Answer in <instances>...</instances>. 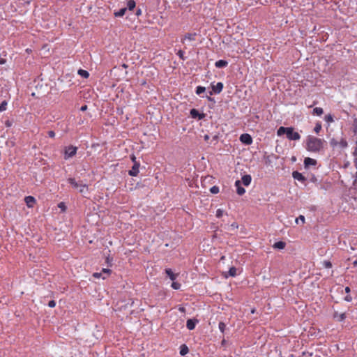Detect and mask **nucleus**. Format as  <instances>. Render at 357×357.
I'll use <instances>...</instances> for the list:
<instances>
[{
  "instance_id": "nucleus-1",
  "label": "nucleus",
  "mask_w": 357,
  "mask_h": 357,
  "mask_svg": "<svg viewBox=\"0 0 357 357\" xmlns=\"http://www.w3.org/2000/svg\"><path fill=\"white\" fill-rule=\"evenodd\" d=\"M325 141L314 136H308L307 138L306 148L311 152H319L324 148Z\"/></svg>"
},
{
  "instance_id": "nucleus-2",
  "label": "nucleus",
  "mask_w": 357,
  "mask_h": 357,
  "mask_svg": "<svg viewBox=\"0 0 357 357\" xmlns=\"http://www.w3.org/2000/svg\"><path fill=\"white\" fill-rule=\"evenodd\" d=\"M286 135L287 137L289 140H298L301 139V135L298 132L294 131V128L292 127H280L277 130V135L281 136Z\"/></svg>"
},
{
  "instance_id": "nucleus-3",
  "label": "nucleus",
  "mask_w": 357,
  "mask_h": 357,
  "mask_svg": "<svg viewBox=\"0 0 357 357\" xmlns=\"http://www.w3.org/2000/svg\"><path fill=\"white\" fill-rule=\"evenodd\" d=\"M68 182L75 189H77L81 194L85 195L89 192L88 185L82 183L77 182L73 178H69Z\"/></svg>"
},
{
  "instance_id": "nucleus-4",
  "label": "nucleus",
  "mask_w": 357,
  "mask_h": 357,
  "mask_svg": "<svg viewBox=\"0 0 357 357\" xmlns=\"http://www.w3.org/2000/svg\"><path fill=\"white\" fill-rule=\"evenodd\" d=\"M77 148L73 146H68L64 149V159L67 160L75 156L77 153Z\"/></svg>"
},
{
  "instance_id": "nucleus-5",
  "label": "nucleus",
  "mask_w": 357,
  "mask_h": 357,
  "mask_svg": "<svg viewBox=\"0 0 357 357\" xmlns=\"http://www.w3.org/2000/svg\"><path fill=\"white\" fill-rule=\"evenodd\" d=\"M197 36V33L194 32V33H186L183 38H181V43H185V42L186 40L188 41H195L196 40V38Z\"/></svg>"
},
{
  "instance_id": "nucleus-6",
  "label": "nucleus",
  "mask_w": 357,
  "mask_h": 357,
  "mask_svg": "<svg viewBox=\"0 0 357 357\" xmlns=\"http://www.w3.org/2000/svg\"><path fill=\"white\" fill-rule=\"evenodd\" d=\"M240 141L246 145H250L252 143V137L248 133L242 134L240 136Z\"/></svg>"
},
{
  "instance_id": "nucleus-7",
  "label": "nucleus",
  "mask_w": 357,
  "mask_h": 357,
  "mask_svg": "<svg viewBox=\"0 0 357 357\" xmlns=\"http://www.w3.org/2000/svg\"><path fill=\"white\" fill-rule=\"evenodd\" d=\"M190 114L193 119H198L201 120L205 117V114L199 113V111L196 109H192L190 112Z\"/></svg>"
},
{
  "instance_id": "nucleus-8",
  "label": "nucleus",
  "mask_w": 357,
  "mask_h": 357,
  "mask_svg": "<svg viewBox=\"0 0 357 357\" xmlns=\"http://www.w3.org/2000/svg\"><path fill=\"white\" fill-rule=\"evenodd\" d=\"M139 166H140L139 162H135L133 164L132 169L128 172L129 175L132 176H136L139 173Z\"/></svg>"
},
{
  "instance_id": "nucleus-9",
  "label": "nucleus",
  "mask_w": 357,
  "mask_h": 357,
  "mask_svg": "<svg viewBox=\"0 0 357 357\" xmlns=\"http://www.w3.org/2000/svg\"><path fill=\"white\" fill-rule=\"evenodd\" d=\"M198 322H199V320L195 318L189 319L187 320L186 327L188 330L192 331L195 329V328Z\"/></svg>"
},
{
  "instance_id": "nucleus-10",
  "label": "nucleus",
  "mask_w": 357,
  "mask_h": 357,
  "mask_svg": "<svg viewBox=\"0 0 357 357\" xmlns=\"http://www.w3.org/2000/svg\"><path fill=\"white\" fill-rule=\"evenodd\" d=\"M292 176L294 179L298 180L301 182H305L306 181L305 177L301 173L297 171L293 172Z\"/></svg>"
},
{
  "instance_id": "nucleus-11",
  "label": "nucleus",
  "mask_w": 357,
  "mask_h": 357,
  "mask_svg": "<svg viewBox=\"0 0 357 357\" xmlns=\"http://www.w3.org/2000/svg\"><path fill=\"white\" fill-rule=\"evenodd\" d=\"M235 186L236 187V192L238 195H243L245 192V190L241 186V182L239 180L236 181Z\"/></svg>"
},
{
  "instance_id": "nucleus-12",
  "label": "nucleus",
  "mask_w": 357,
  "mask_h": 357,
  "mask_svg": "<svg viewBox=\"0 0 357 357\" xmlns=\"http://www.w3.org/2000/svg\"><path fill=\"white\" fill-rule=\"evenodd\" d=\"M24 202L29 208H31L36 203V199L32 196H26L24 198Z\"/></svg>"
},
{
  "instance_id": "nucleus-13",
  "label": "nucleus",
  "mask_w": 357,
  "mask_h": 357,
  "mask_svg": "<svg viewBox=\"0 0 357 357\" xmlns=\"http://www.w3.org/2000/svg\"><path fill=\"white\" fill-rule=\"evenodd\" d=\"M222 89L223 84L222 82H218L215 85H212L213 91L216 94L220 93L222 91Z\"/></svg>"
},
{
  "instance_id": "nucleus-14",
  "label": "nucleus",
  "mask_w": 357,
  "mask_h": 357,
  "mask_svg": "<svg viewBox=\"0 0 357 357\" xmlns=\"http://www.w3.org/2000/svg\"><path fill=\"white\" fill-rule=\"evenodd\" d=\"M345 318V313H338L337 312H335L333 314V319L337 321H343Z\"/></svg>"
},
{
  "instance_id": "nucleus-15",
  "label": "nucleus",
  "mask_w": 357,
  "mask_h": 357,
  "mask_svg": "<svg viewBox=\"0 0 357 357\" xmlns=\"http://www.w3.org/2000/svg\"><path fill=\"white\" fill-rule=\"evenodd\" d=\"M179 354L181 356H184L189 352V349L185 344H183L180 346Z\"/></svg>"
},
{
  "instance_id": "nucleus-16",
  "label": "nucleus",
  "mask_w": 357,
  "mask_h": 357,
  "mask_svg": "<svg viewBox=\"0 0 357 357\" xmlns=\"http://www.w3.org/2000/svg\"><path fill=\"white\" fill-rule=\"evenodd\" d=\"M251 181H252V177L249 174L244 175L242 177V183L245 186L249 185L250 184V183H251Z\"/></svg>"
},
{
  "instance_id": "nucleus-17",
  "label": "nucleus",
  "mask_w": 357,
  "mask_h": 357,
  "mask_svg": "<svg viewBox=\"0 0 357 357\" xmlns=\"http://www.w3.org/2000/svg\"><path fill=\"white\" fill-rule=\"evenodd\" d=\"M317 164V161L314 159L310 158H305L304 160V165L305 167H309L310 165H315Z\"/></svg>"
},
{
  "instance_id": "nucleus-18",
  "label": "nucleus",
  "mask_w": 357,
  "mask_h": 357,
  "mask_svg": "<svg viewBox=\"0 0 357 357\" xmlns=\"http://www.w3.org/2000/svg\"><path fill=\"white\" fill-rule=\"evenodd\" d=\"M228 65V62L225 60H218L215 63V66L218 68H225Z\"/></svg>"
},
{
  "instance_id": "nucleus-19",
  "label": "nucleus",
  "mask_w": 357,
  "mask_h": 357,
  "mask_svg": "<svg viewBox=\"0 0 357 357\" xmlns=\"http://www.w3.org/2000/svg\"><path fill=\"white\" fill-rule=\"evenodd\" d=\"M127 10V8H122L119 11L114 12V15L115 17H123Z\"/></svg>"
},
{
  "instance_id": "nucleus-20",
  "label": "nucleus",
  "mask_w": 357,
  "mask_h": 357,
  "mask_svg": "<svg viewBox=\"0 0 357 357\" xmlns=\"http://www.w3.org/2000/svg\"><path fill=\"white\" fill-rule=\"evenodd\" d=\"M286 243L283 241H278L275 243L273 247L275 249H284L285 248Z\"/></svg>"
},
{
  "instance_id": "nucleus-21",
  "label": "nucleus",
  "mask_w": 357,
  "mask_h": 357,
  "mask_svg": "<svg viewBox=\"0 0 357 357\" xmlns=\"http://www.w3.org/2000/svg\"><path fill=\"white\" fill-rule=\"evenodd\" d=\"M135 6L136 3L134 0H129L127 2V10L128 9L129 10H132L135 8Z\"/></svg>"
},
{
  "instance_id": "nucleus-22",
  "label": "nucleus",
  "mask_w": 357,
  "mask_h": 357,
  "mask_svg": "<svg viewBox=\"0 0 357 357\" xmlns=\"http://www.w3.org/2000/svg\"><path fill=\"white\" fill-rule=\"evenodd\" d=\"M165 272L167 275L169 277L171 280L174 281V280H176V275H175L170 268H167L165 270Z\"/></svg>"
},
{
  "instance_id": "nucleus-23",
  "label": "nucleus",
  "mask_w": 357,
  "mask_h": 357,
  "mask_svg": "<svg viewBox=\"0 0 357 357\" xmlns=\"http://www.w3.org/2000/svg\"><path fill=\"white\" fill-rule=\"evenodd\" d=\"M323 113L324 110L321 107H315L313 109V114L314 115L321 116L323 114Z\"/></svg>"
},
{
  "instance_id": "nucleus-24",
  "label": "nucleus",
  "mask_w": 357,
  "mask_h": 357,
  "mask_svg": "<svg viewBox=\"0 0 357 357\" xmlns=\"http://www.w3.org/2000/svg\"><path fill=\"white\" fill-rule=\"evenodd\" d=\"M78 74L84 78H88L89 77V73L85 70L79 69L78 70Z\"/></svg>"
},
{
  "instance_id": "nucleus-25",
  "label": "nucleus",
  "mask_w": 357,
  "mask_h": 357,
  "mask_svg": "<svg viewBox=\"0 0 357 357\" xmlns=\"http://www.w3.org/2000/svg\"><path fill=\"white\" fill-rule=\"evenodd\" d=\"M229 276L234 277L237 275V269L235 267H231L228 271Z\"/></svg>"
},
{
  "instance_id": "nucleus-26",
  "label": "nucleus",
  "mask_w": 357,
  "mask_h": 357,
  "mask_svg": "<svg viewBox=\"0 0 357 357\" xmlns=\"http://www.w3.org/2000/svg\"><path fill=\"white\" fill-rule=\"evenodd\" d=\"M218 328L222 333H224L226 330V324L222 321L219 322Z\"/></svg>"
},
{
  "instance_id": "nucleus-27",
  "label": "nucleus",
  "mask_w": 357,
  "mask_h": 357,
  "mask_svg": "<svg viewBox=\"0 0 357 357\" xmlns=\"http://www.w3.org/2000/svg\"><path fill=\"white\" fill-rule=\"evenodd\" d=\"M206 89L205 87L204 86H198L197 88H196V93L197 95H200L202 94V93H204Z\"/></svg>"
},
{
  "instance_id": "nucleus-28",
  "label": "nucleus",
  "mask_w": 357,
  "mask_h": 357,
  "mask_svg": "<svg viewBox=\"0 0 357 357\" xmlns=\"http://www.w3.org/2000/svg\"><path fill=\"white\" fill-rule=\"evenodd\" d=\"M133 304H134V301H133V299H132V298H129V300H128V303H126L125 305H121V307L127 308L128 305H129V306H130V307H132V306L133 305Z\"/></svg>"
},
{
  "instance_id": "nucleus-29",
  "label": "nucleus",
  "mask_w": 357,
  "mask_h": 357,
  "mask_svg": "<svg viewBox=\"0 0 357 357\" xmlns=\"http://www.w3.org/2000/svg\"><path fill=\"white\" fill-rule=\"evenodd\" d=\"M7 102L6 100L0 102V112H3L6 109Z\"/></svg>"
},
{
  "instance_id": "nucleus-30",
  "label": "nucleus",
  "mask_w": 357,
  "mask_h": 357,
  "mask_svg": "<svg viewBox=\"0 0 357 357\" xmlns=\"http://www.w3.org/2000/svg\"><path fill=\"white\" fill-rule=\"evenodd\" d=\"M299 221H301L302 224L305 223V217L303 215H300L298 218L296 219V222L297 224L299 223Z\"/></svg>"
},
{
  "instance_id": "nucleus-31",
  "label": "nucleus",
  "mask_w": 357,
  "mask_h": 357,
  "mask_svg": "<svg viewBox=\"0 0 357 357\" xmlns=\"http://www.w3.org/2000/svg\"><path fill=\"white\" fill-rule=\"evenodd\" d=\"M223 213H224V211L221 208H218L217 211H216V217L220 218H221L222 215H223Z\"/></svg>"
},
{
  "instance_id": "nucleus-32",
  "label": "nucleus",
  "mask_w": 357,
  "mask_h": 357,
  "mask_svg": "<svg viewBox=\"0 0 357 357\" xmlns=\"http://www.w3.org/2000/svg\"><path fill=\"white\" fill-rule=\"evenodd\" d=\"M177 55L179 56L181 59L184 61L185 59V56H184V52L183 50H178L177 52Z\"/></svg>"
},
{
  "instance_id": "nucleus-33",
  "label": "nucleus",
  "mask_w": 357,
  "mask_h": 357,
  "mask_svg": "<svg viewBox=\"0 0 357 357\" xmlns=\"http://www.w3.org/2000/svg\"><path fill=\"white\" fill-rule=\"evenodd\" d=\"M210 192L213 194H217L219 192V188L218 186H213L211 188Z\"/></svg>"
},
{
  "instance_id": "nucleus-34",
  "label": "nucleus",
  "mask_w": 357,
  "mask_h": 357,
  "mask_svg": "<svg viewBox=\"0 0 357 357\" xmlns=\"http://www.w3.org/2000/svg\"><path fill=\"white\" fill-rule=\"evenodd\" d=\"M323 265L326 268H331L332 267V264L329 261H324L323 262Z\"/></svg>"
},
{
  "instance_id": "nucleus-35",
  "label": "nucleus",
  "mask_w": 357,
  "mask_h": 357,
  "mask_svg": "<svg viewBox=\"0 0 357 357\" xmlns=\"http://www.w3.org/2000/svg\"><path fill=\"white\" fill-rule=\"evenodd\" d=\"M321 123H317L314 128V130L316 133H319V131L321 130Z\"/></svg>"
},
{
  "instance_id": "nucleus-36",
  "label": "nucleus",
  "mask_w": 357,
  "mask_h": 357,
  "mask_svg": "<svg viewBox=\"0 0 357 357\" xmlns=\"http://www.w3.org/2000/svg\"><path fill=\"white\" fill-rule=\"evenodd\" d=\"M102 272H100V273H94L93 274V277L95 278H102L103 279H105V277L104 276H102Z\"/></svg>"
},
{
  "instance_id": "nucleus-37",
  "label": "nucleus",
  "mask_w": 357,
  "mask_h": 357,
  "mask_svg": "<svg viewBox=\"0 0 357 357\" xmlns=\"http://www.w3.org/2000/svg\"><path fill=\"white\" fill-rule=\"evenodd\" d=\"M353 128L355 134H357V119H355L353 122Z\"/></svg>"
},
{
  "instance_id": "nucleus-38",
  "label": "nucleus",
  "mask_w": 357,
  "mask_h": 357,
  "mask_svg": "<svg viewBox=\"0 0 357 357\" xmlns=\"http://www.w3.org/2000/svg\"><path fill=\"white\" fill-rule=\"evenodd\" d=\"M181 284L178 282H173L172 284V287L174 289H178L180 288Z\"/></svg>"
},
{
  "instance_id": "nucleus-39",
  "label": "nucleus",
  "mask_w": 357,
  "mask_h": 357,
  "mask_svg": "<svg viewBox=\"0 0 357 357\" xmlns=\"http://www.w3.org/2000/svg\"><path fill=\"white\" fill-rule=\"evenodd\" d=\"M58 207L59 208H61L63 211H65L66 209V205L63 202H60L59 204H58Z\"/></svg>"
},
{
  "instance_id": "nucleus-40",
  "label": "nucleus",
  "mask_w": 357,
  "mask_h": 357,
  "mask_svg": "<svg viewBox=\"0 0 357 357\" xmlns=\"http://www.w3.org/2000/svg\"><path fill=\"white\" fill-rule=\"evenodd\" d=\"M340 145L342 147V148H345L347 146V142L346 140L344 139H342L340 142Z\"/></svg>"
},
{
  "instance_id": "nucleus-41",
  "label": "nucleus",
  "mask_w": 357,
  "mask_h": 357,
  "mask_svg": "<svg viewBox=\"0 0 357 357\" xmlns=\"http://www.w3.org/2000/svg\"><path fill=\"white\" fill-rule=\"evenodd\" d=\"M344 299L347 302H351L352 301V296L349 294H347L344 296Z\"/></svg>"
},
{
  "instance_id": "nucleus-42",
  "label": "nucleus",
  "mask_w": 357,
  "mask_h": 357,
  "mask_svg": "<svg viewBox=\"0 0 357 357\" xmlns=\"http://www.w3.org/2000/svg\"><path fill=\"white\" fill-rule=\"evenodd\" d=\"M101 272H102V274L106 273L107 275H109L111 273L112 271L109 268H102Z\"/></svg>"
},
{
  "instance_id": "nucleus-43",
  "label": "nucleus",
  "mask_w": 357,
  "mask_h": 357,
  "mask_svg": "<svg viewBox=\"0 0 357 357\" xmlns=\"http://www.w3.org/2000/svg\"><path fill=\"white\" fill-rule=\"evenodd\" d=\"M325 119H326V121H328V122H332V121H333V119L332 116H331V115H330V114H329V115L326 116H325Z\"/></svg>"
},
{
  "instance_id": "nucleus-44",
  "label": "nucleus",
  "mask_w": 357,
  "mask_h": 357,
  "mask_svg": "<svg viewBox=\"0 0 357 357\" xmlns=\"http://www.w3.org/2000/svg\"><path fill=\"white\" fill-rule=\"evenodd\" d=\"M56 305V302L54 300L50 301L48 303V306L50 307H54Z\"/></svg>"
},
{
  "instance_id": "nucleus-45",
  "label": "nucleus",
  "mask_w": 357,
  "mask_h": 357,
  "mask_svg": "<svg viewBox=\"0 0 357 357\" xmlns=\"http://www.w3.org/2000/svg\"><path fill=\"white\" fill-rule=\"evenodd\" d=\"M48 136L51 138H53L55 137V132L53 130H50L48 132Z\"/></svg>"
},
{
  "instance_id": "nucleus-46",
  "label": "nucleus",
  "mask_w": 357,
  "mask_h": 357,
  "mask_svg": "<svg viewBox=\"0 0 357 357\" xmlns=\"http://www.w3.org/2000/svg\"><path fill=\"white\" fill-rule=\"evenodd\" d=\"M178 310L181 312H185V308L183 306H180L178 307Z\"/></svg>"
},
{
  "instance_id": "nucleus-47",
  "label": "nucleus",
  "mask_w": 357,
  "mask_h": 357,
  "mask_svg": "<svg viewBox=\"0 0 357 357\" xmlns=\"http://www.w3.org/2000/svg\"><path fill=\"white\" fill-rule=\"evenodd\" d=\"M86 109H87V106L86 105H83V106L81 107L80 109H81V111H85V110H86Z\"/></svg>"
},
{
  "instance_id": "nucleus-48",
  "label": "nucleus",
  "mask_w": 357,
  "mask_h": 357,
  "mask_svg": "<svg viewBox=\"0 0 357 357\" xmlns=\"http://www.w3.org/2000/svg\"><path fill=\"white\" fill-rule=\"evenodd\" d=\"M331 144L332 146H336V145H337V142H335V140H334V139H333V140L331 142Z\"/></svg>"
},
{
  "instance_id": "nucleus-49",
  "label": "nucleus",
  "mask_w": 357,
  "mask_h": 357,
  "mask_svg": "<svg viewBox=\"0 0 357 357\" xmlns=\"http://www.w3.org/2000/svg\"><path fill=\"white\" fill-rule=\"evenodd\" d=\"M131 159H132V162H133L134 163H135V162H137V161H136V157H135V155H132Z\"/></svg>"
},
{
  "instance_id": "nucleus-50",
  "label": "nucleus",
  "mask_w": 357,
  "mask_h": 357,
  "mask_svg": "<svg viewBox=\"0 0 357 357\" xmlns=\"http://www.w3.org/2000/svg\"><path fill=\"white\" fill-rule=\"evenodd\" d=\"M6 62V60L3 59H0V64H4Z\"/></svg>"
},
{
  "instance_id": "nucleus-51",
  "label": "nucleus",
  "mask_w": 357,
  "mask_h": 357,
  "mask_svg": "<svg viewBox=\"0 0 357 357\" xmlns=\"http://www.w3.org/2000/svg\"><path fill=\"white\" fill-rule=\"evenodd\" d=\"M204 138V140L208 141L209 139V136L208 135H205Z\"/></svg>"
},
{
  "instance_id": "nucleus-52",
  "label": "nucleus",
  "mask_w": 357,
  "mask_h": 357,
  "mask_svg": "<svg viewBox=\"0 0 357 357\" xmlns=\"http://www.w3.org/2000/svg\"><path fill=\"white\" fill-rule=\"evenodd\" d=\"M141 13H142L141 10H140V9H138V10H137V13H136V15H141Z\"/></svg>"
},
{
  "instance_id": "nucleus-53",
  "label": "nucleus",
  "mask_w": 357,
  "mask_h": 357,
  "mask_svg": "<svg viewBox=\"0 0 357 357\" xmlns=\"http://www.w3.org/2000/svg\"><path fill=\"white\" fill-rule=\"evenodd\" d=\"M226 341L225 339L222 340V345H224L225 344Z\"/></svg>"
},
{
  "instance_id": "nucleus-54",
  "label": "nucleus",
  "mask_w": 357,
  "mask_h": 357,
  "mask_svg": "<svg viewBox=\"0 0 357 357\" xmlns=\"http://www.w3.org/2000/svg\"><path fill=\"white\" fill-rule=\"evenodd\" d=\"M256 310L254 308L251 310V313L252 314H254Z\"/></svg>"
},
{
  "instance_id": "nucleus-55",
  "label": "nucleus",
  "mask_w": 357,
  "mask_h": 357,
  "mask_svg": "<svg viewBox=\"0 0 357 357\" xmlns=\"http://www.w3.org/2000/svg\"><path fill=\"white\" fill-rule=\"evenodd\" d=\"M344 290L348 291L350 290V289L348 287H347Z\"/></svg>"
},
{
  "instance_id": "nucleus-56",
  "label": "nucleus",
  "mask_w": 357,
  "mask_h": 357,
  "mask_svg": "<svg viewBox=\"0 0 357 357\" xmlns=\"http://www.w3.org/2000/svg\"><path fill=\"white\" fill-rule=\"evenodd\" d=\"M356 176H357V172H356Z\"/></svg>"
}]
</instances>
